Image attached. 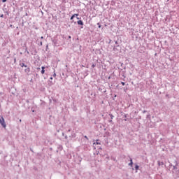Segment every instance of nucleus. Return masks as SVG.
I'll use <instances>...</instances> for the list:
<instances>
[{"label":"nucleus","instance_id":"9d476101","mask_svg":"<svg viewBox=\"0 0 179 179\" xmlns=\"http://www.w3.org/2000/svg\"><path fill=\"white\" fill-rule=\"evenodd\" d=\"M53 78H57V73H55V71H54Z\"/></svg>","mask_w":179,"mask_h":179},{"label":"nucleus","instance_id":"dca6fc26","mask_svg":"<svg viewBox=\"0 0 179 179\" xmlns=\"http://www.w3.org/2000/svg\"><path fill=\"white\" fill-rule=\"evenodd\" d=\"M40 44H41V45H43V42H41Z\"/></svg>","mask_w":179,"mask_h":179},{"label":"nucleus","instance_id":"6e6552de","mask_svg":"<svg viewBox=\"0 0 179 179\" xmlns=\"http://www.w3.org/2000/svg\"><path fill=\"white\" fill-rule=\"evenodd\" d=\"M135 169H136V170H139V166L136 165V166H135Z\"/></svg>","mask_w":179,"mask_h":179},{"label":"nucleus","instance_id":"20e7f679","mask_svg":"<svg viewBox=\"0 0 179 179\" xmlns=\"http://www.w3.org/2000/svg\"><path fill=\"white\" fill-rule=\"evenodd\" d=\"M75 16H79V14H73L70 18L71 20H73V17H75Z\"/></svg>","mask_w":179,"mask_h":179},{"label":"nucleus","instance_id":"2eb2a0df","mask_svg":"<svg viewBox=\"0 0 179 179\" xmlns=\"http://www.w3.org/2000/svg\"><path fill=\"white\" fill-rule=\"evenodd\" d=\"M40 69H40L39 67L37 68V70H38V71H40Z\"/></svg>","mask_w":179,"mask_h":179},{"label":"nucleus","instance_id":"9b49d317","mask_svg":"<svg viewBox=\"0 0 179 179\" xmlns=\"http://www.w3.org/2000/svg\"><path fill=\"white\" fill-rule=\"evenodd\" d=\"M121 83H122V86H125V83L122 82Z\"/></svg>","mask_w":179,"mask_h":179},{"label":"nucleus","instance_id":"4468645a","mask_svg":"<svg viewBox=\"0 0 179 179\" xmlns=\"http://www.w3.org/2000/svg\"><path fill=\"white\" fill-rule=\"evenodd\" d=\"M85 138L86 139H89L87 136H85Z\"/></svg>","mask_w":179,"mask_h":179},{"label":"nucleus","instance_id":"412c9836","mask_svg":"<svg viewBox=\"0 0 179 179\" xmlns=\"http://www.w3.org/2000/svg\"><path fill=\"white\" fill-rule=\"evenodd\" d=\"M99 28L101 27V25H99Z\"/></svg>","mask_w":179,"mask_h":179},{"label":"nucleus","instance_id":"a211bd4d","mask_svg":"<svg viewBox=\"0 0 179 179\" xmlns=\"http://www.w3.org/2000/svg\"><path fill=\"white\" fill-rule=\"evenodd\" d=\"M41 38H42V39H43V38H44V37H43V36H41Z\"/></svg>","mask_w":179,"mask_h":179},{"label":"nucleus","instance_id":"f257e3e1","mask_svg":"<svg viewBox=\"0 0 179 179\" xmlns=\"http://www.w3.org/2000/svg\"><path fill=\"white\" fill-rule=\"evenodd\" d=\"M0 124L2 127L6 128V123L5 122V119H3V117H1L0 119Z\"/></svg>","mask_w":179,"mask_h":179},{"label":"nucleus","instance_id":"f3484780","mask_svg":"<svg viewBox=\"0 0 179 179\" xmlns=\"http://www.w3.org/2000/svg\"><path fill=\"white\" fill-rule=\"evenodd\" d=\"M110 115V117H111V119H113V115Z\"/></svg>","mask_w":179,"mask_h":179},{"label":"nucleus","instance_id":"f8f14e48","mask_svg":"<svg viewBox=\"0 0 179 179\" xmlns=\"http://www.w3.org/2000/svg\"><path fill=\"white\" fill-rule=\"evenodd\" d=\"M7 0H2V2L5 3Z\"/></svg>","mask_w":179,"mask_h":179},{"label":"nucleus","instance_id":"4be33fe9","mask_svg":"<svg viewBox=\"0 0 179 179\" xmlns=\"http://www.w3.org/2000/svg\"><path fill=\"white\" fill-rule=\"evenodd\" d=\"M77 19L79 20V17H77Z\"/></svg>","mask_w":179,"mask_h":179},{"label":"nucleus","instance_id":"f03ea898","mask_svg":"<svg viewBox=\"0 0 179 179\" xmlns=\"http://www.w3.org/2000/svg\"><path fill=\"white\" fill-rule=\"evenodd\" d=\"M41 69H42L41 73H42V75H44V73H45V70H44V69H45V67L42 66Z\"/></svg>","mask_w":179,"mask_h":179},{"label":"nucleus","instance_id":"6ab92c4d","mask_svg":"<svg viewBox=\"0 0 179 179\" xmlns=\"http://www.w3.org/2000/svg\"><path fill=\"white\" fill-rule=\"evenodd\" d=\"M92 68H94V64L92 65Z\"/></svg>","mask_w":179,"mask_h":179},{"label":"nucleus","instance_id":"0eeeda50","mask_svg":"<svg viewBox=\"0 0 179 179\" xmlns=\"http://www.w3.org/2000/svg\"><path fill=\"white\" fill-rule=\"evenodd\" d=\"M21 66L22 68H23V66H24L25 68H27V66L24 65V63H22Z\"/></svg>","mask_w":179,"mask_h":179},{"label":"nucleus","instance_id":"1a4fd4ad","mask_svg":"<svg viewBox=\"0 0 179 179\" xmlns=\"http://www.w3.org/2000/svg\"><path fill=\"white\" fill-rule=\"evenodd\" d=\"M25 72H30V68L25 69Z\"/></svg>","mask_w":179,"mask_h":179},{"label":"nucleus","instance_id":"39448f33","mask_svg":"<svg viewBox=\"0 0 179 179\" xmlns=\"http://www.w3.org/2000/svg\"><path fill=\"white\" fill-rule=\"evenodd\" d=\"M94 145H101L100 142H99V140H96L95 143H94Z\"/></svg>","mask_w":179,"mask_h":179},{"label":"nucleus","instance_id":"aec40b11","mask_svg":"<svg viewBox=\"0 0 179 179\" xmlns=\"http://www.w3.org/2000/svg\"><path fill=\"white\" fill-rule=\"evenodd\" d=\"M50 80H52V77H50Z\"/></svg>","mask_w":179,"mask_h":179},{"label":"nucleus","instance_id":"7ed1b4c3","mask_svg":"<svg viewBox=\"0 0 179 179\" xmlns=\"http://www.w3.org/2000/svg\"><path fill=\"white\" fill-rule=\"evenodd\" d=\"M77 23H78V24H80V26H83V21H82V20H78L77 22Z\"/></svg>","mask_w":179,"mask_h":179},{"label":"nucleus","instance_id":"ddd939ff","mask_svg":"<svg viewBox=\"0 0 179 179\" xmlns=\"http://www.w3.org/2000/svg\"><path fill=\"white\" fill-rule=\"evenodd\" d=\"M0 17H3V14H2V15L0 16Z\"/></svg>","mask_w":179,"mask_h":179},{"label":"nucleus","instance_id":"423d86ee","mask_svg":"<svg viewBox=\"0 0 179 179\" xmlns=\"http://www.w3.org/2000/svg\"><path fill=\"white\" fill-rule=\"evenodd\" d=\"M132 164H134V162H132V159H130V163L129 164V166H131L132 167Z\"/></svg>","mask_w":179,"mask_h":179}]
</instances>
